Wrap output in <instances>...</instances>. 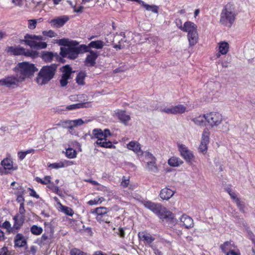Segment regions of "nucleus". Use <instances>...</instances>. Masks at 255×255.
I'll list each match as a JSON object with an SVG mask.
<instances>
[{
	"mask_svg": "<svg viewBox=\"0 0 255 255\" xmlns=\"http://www.w3.org/2000/svg\"><path fill=\"white\" fill-rule=\"evenodd\" d=\"M143 205L148 209L156 214L163 221L174 223L175 219L174 214L163 207L160 204L155 203L149 201L142 202Z\"/></svg>",
	"mask_w": 255,
	"mask_h": 255,
	"instance_id": "obj_1",
	"label": "nucleus"
},
{
	"mask_svg": "<svg viewBox=\"0 0 255 255\" xmlns=\"http://www.w3.org/2000/svg\"><path fill=\"white\" fill-rule=\"evenodd\" d=\"M57 66L55 64L42 66L35 78L37 84L43 86L49 83L54 78L57 72Z\"/></svg>",
	"mask_w": 255,
	"mask_h": 255,
	"instance_id": "obj_2",
	"label": "nucleus"
},
{
	"mask_svg": "<svg viewBox=\"0 0 255 255\" xmlns=\"http://www.w3.org/2000/svg\"><path fill=\"white\" fill-rule=\"evenodd\" d=\"M13 71L21 82L26 78L31 77L35 72L38 71V69L34 64L27 62L18 63L14 68Z\"/></svg>",
	"mask_w": 255,
	"mask_h": 255,
	"instance_id": "obj_3",
	"label": "nucleus"
},
{
	"mask_svg": "<svg viewBox=\"0 0 255 255\" xmlns=\"http://www.w3.org/2000/svg\"><path fill=\"white\" fill-rule=\"evenodd\" d=\"M43 40H44V39L41 35L26 34L24 35V38L20 40V42L31 48L40 50L46 48L48 45L47 43L42 41Z\"/></svg>",
	"mask_w": 255,
	"mask_h": 255,
	"instance_id": "obj_4",
	"label": "nucleus"
},
{
	"mask_svg": "<svg viewBox=\"0 0 255 255\" xmlns=\"http://www.w3.org/2000/svg\"><path fill=\"white\" fill-rule=\"evenodd\" d=\"M5 51L14 56H24L32 59H35L39 56V53L36 50L26 49L20 46H7Z\"/></svg>",
	"mask_w": 255,
	"mask_h": 255,
	"instance_id": "obj_5",
	"label": "nucleus"
},
{
	"mask_svg": "<svg viewBox=\"0 0 255 255\" xmlns=\"http://www.w3.org/2000/svg\"><path fill=\"white\" fill-rule=\"evenodd\" d=\"M236 14L234 6L231 3L227 4L223 9L221 14L220 22L222 24L231 27L234 22Z\"/></svg>",
	"mask_w": 255,
	"mask_h": 255,
	"instance_id": "obj_6",
	"label": "nucleus"
},
{
	"mask_svg": "<svg viewBox=\"0 0 255 255\" xmlns=\"http://www.w3.org/2000/svg\"><path fill=\"white\" fill-rule=\"evenodd\" d=\"M72 45L68 47H61L60 54L62 57H67L70 59H74L78 57L79 53L87 51L86 45L82 44L79 46Z\"/></svg>",
	"mask_w": 255,
	"mask_h": 255,
	"instance_id": "obj_7",
	"label": "nucleus"
},
{
	"mask_svg": "<svg viewBox=\"0 0 255 255\" xmlns=\"http://www.w3.org/2000/svg\"><path fill=\"white\" fill-rule=\"evenodd\" d=\"M20 82H22L16 74L15 76L10 75L0 80V87L4 86L7 88H13L18 87Z\"/></svg>",
	"mask_w": 255,
	"mask_h": 255,
	"instance_id": "obj_8",
	"label": "nucleus"
},
{
	"mask_svg": "<svg viewBox=\"0 0 255 255\" xmlns=\"http://www.w3.org/2000/svg\"><path fill=\"white\" fill-rule=\"evenodd\" d=\"M223 121V117L218 112H211L207 114L206 122L212 127H217L221 124Z\"/></svg>",
	"mask_w": 255,
	"mask_h": 255,
	"instance_id": "obj_9",
	"label": "nucleus"
},
{
	"mask_svg": "<svg viewBox=\"0 0 255 255\" xmlns=\"http://www.w3.org/2000/svg\"><path fill=\"white\" fill-rule=\"evenodd\" d=\"M210 132L208 128H205L202 134L201 141L199 146L200 152L205 154L208 148V144L209 143V136Z\"/></svg>",
	"mask_w": 255,
	"mask_h": 255,
	"instance_id": "obj_10",
	"label": "nucleus"
},
{
	"mask_svg": "<svg viewBox=\"0 0 255 255\" xmlns=\"http://www.w3.org/2000/svg\"><path fill=\"white\" fill-rule=\"evenodd\" d=\"M62 74L60 80V84L61 87H65L68 83V80L71 79V74L73 72L72 68L69 65H67L62 67Z\"/></svg>",
	"mask_w": 255,
	"mask_h": 255,
	"instance_id": "obj_11",
	"label": "nucleus"
},
{
	"mask_svg": "<svg viewBox=\"0 0 255 255\" xmlns=\"http://www.w3.org/2000/svg\"><path fill=\"white\" fill-rule=\"evenodd\" d=\"M178 147L181 156L184 158L186 161L189 163H192V160L194 157L191 151L183 144H178Z\"/></svg>",
	"mask_w": 255,
	"mask_h": 255,
	"instance_id": "obj_12",
	"label": "nucleus"
},
{
	"mask_svg": "<svg viewBox=\"0 0 255 255\" xmlns=\"http://www.w3.org/2000/svg\"><path fill=\"white\" fill-rule=\"evenodd\" d=\"M186 110V107L182 105H178L160 110L161 112L167 114H179L184 113Z\"/></svg>",
	"mask_w": 255,
	"mask_h": 255,
	"instance_id": "obj_13",
	"label": "nucleus"
},
{
	"mask_svg": "<svg viewBox=\"0 0 255 255\" xmlns=\"http://www.w3.org/2000/svg\"><path fill=\"white\" fill-rule=\"evenodd\" d=\"M1 165L3 167V170L0 169V173L2 174H5L9 173L8 171H5L6 170H15L17 169V166H13V161L10 158H5L1 161Z\"/></svg>",
	"mask_w": 255,
	"mask_h": 255,
	"instance_id": "obj_14",
	"label": "nucleus"
},
{
	"mask_svg": "<svg viewBox=\"0 0 255 255\" xmlns=\"http://www.w3.org/2000/svg\"><path fill=\"white\" fill-rule=\"evenodd\" d=\"M89 54L85 59V65L87 66H94L96 64V60L98 57V52L93 50L88 51Z\"/></svg>",
	"mask_w": 255,
	"mask_h": 255,
	"instance_id": "obj_15",
	"label": "nucleus"
},
{
	"mask_svg": "<svg viewBox=\"0 0 255 255\" xmlns=\"http://www.w3.org/2000/svg\"><path fill=\"white\" fill-rule=\"evenodd\" d=\"M138 236L140 240L149 246L155 240V238L151 235L145 231L139 232Z\"/></svg>",
	"mask_w": 255,
	"mask_h": 255,
	"instance_id": "obj_16",
	"label": "nucleus"
},
{
	"mask_svg": "<svg viewBox=\"0 0 255 255\" xmlns=\"http://www.w3.org/2000/svg\"><path fill=\"white\" fill-rule=\"evenodd\" d=\"M175 193L174 191L165 187L161 190L159 196L162 200H168L174 195Z\"/></svg>",
	"mask_w": 255,
	"mask_h": 255,
	"instance_id": "obj_17",
	"label": "nucleus"
},
{
	"mask_svg": "<svg viewBox=\"0 0 255 255\" xmlns=\"http://www.w3.org/2000/svg\"><path fill=\"white\" fill-rule=\"evenodd\" d=\"M125 33L121 32L119 34L115 35L113 38V35H108L107 37L105 38L106 43H108V44H106V45H109V43L118 42L119 43V41H121V39H123L122 38H125Z\"/></svg>",
	"mask_w": 255,
	"mask_h": 255,
	"instance_id": "obj_18",
	"label": "nucleus"
},
{
	"mask_svg": "<svg viewBox=\"0 0 255 255\" xmlns=\"http://www.w3.org/2000/svg\"><path fill=\"white\" fill-rule=\"evenodd\" d=\"M68 20V17L67 16L64 15L52 19L50 23L55 27H60L62 26Z\"/></svg>",
	"mask_w": 255,
	"mask_h": 255,
	"instance_id": "obj_19",
	"label": "nucleus"
},
{
	"mask_svg": "<svg viewBox=\"0 0 255 255\" xmlns=\"http://www.w3.org/2000/svg\"><path fill=\"white\" fill-rule=\"evenodd\" d=\"M54 57L58 58L59 55L57 53H54L49 51H42L41 54V58L45 62H51Z\"/></svg>",
	"mask_w": 255,
	"mask_h": 255,
	"instance_id": "obj_20",
	"label": "nucleus"
},
{
	"mask_svg": "<svg viewBox=\"0 0 255 255\" xmlns=\"http://www.w3.org/2000/svg\"><path fill=\"white\" fill-rule=\"evenodd\" d=\"M180 221L187 229L191 228L194 226L193 220L189 216L183 214L180 218Z\"/></svg>",
	"mask_w": 255,
	"mask_h": 255,
	"instance_id": "obj_21",
	"label": "nucleus"
},
{
	"mask_svg": "<svg viewBox=\"0 0 255 255\" xmlns=\"http://www.w3.org/2000/svg\"><path fill=\"white\" fill-rule=\"evenodd\" d=\"M183 31L186 32L188 33L197 31V26L193 22L191 21H186L184 23Z\"/></svg>",
	"mask_w": 255,
	"mask_h": 255,
	"instance_id": "obj_22",
	"label": "nucleus"
},
{
	"mask_svg": "<svg viewBox=\"0 0 255 255\" xmlns=\"http://www.w3.org/2000/svg\"><path fill=\"white\" fill-rule=\"evenodd\" d=\"M106 44L102 40H96L91 41L87 46V51H89V48H95L97 49H101Z\"/></svg>",
	"mask_w": 255,
	"mask_h": 255,
	"instance_id": "obj_23",
	"label": "nucleus"
},
{
	"mask_svg": "<svg viewBox=\"0 0 255 255\" xmlns=\"http://www.w3.org/2000/svg\"><path fill=\"white\" fill-rule=\"evenodd\" d=\"M14 246L19 248L24 247L26 244V241L21 234H16L14 240Z\"/></svg>",
	"mask_w": 255,
	"mask_h": 255,
	"instance_id": "obj_24",
	"label": "nucleus"
},
{
	"mask_svg": "<svg viewBox=\"0 0 255 255\" xmlns=\"http://www.w3.org/2000/svg\"><path fill=\"white\" fill-rule=\"evenodd\" d=\"M14 220V228L20 229L23 225L24 221V216L16 214L13 218Z\"/></svg>",
	"mask_w": 255,
	"mask_h": 255,
	"instance_id": "obj_25",
	"label": "nucleus"
},
{
	"mask_svg": "<svg viewBox=\"0 0 255 255\" xmlns=\"http://www.w3.org/2000/svg\"><path fill=\"white\" fill-rule=\"evenodd\" d=\"M187 38L190 46L195 45L198 41V33L197 31L188 33Z\"/></svg>",
	"mask_w": 255,
	"mask_h": 255,
	"instance_id": "obj_26",
	"label": "nucleus"
},
{
	"mask_svg": "<svg viewBox=\"0 0 255 255\" xmlns=\"http://www.w3.org/2000/svg\"><path fill=\"white\" fill-rule=\"evenodd\" d=\"M56 43L59 45L70 46L72 45H77L79 43L76 41H70L68 39H61L56 40Z\"/></svg>",
	"mask_w": 255,
	"mask_h": 255,
	"instance_id": "obj_27",
	"label": "nucleus"
},
{
	"mask_svg": "<svg viewBox=\"0 0 255 255\" xmlns=\"http://www.w3.org/2000/svg\"><path fill=\"white\" fill-rule=\"evenodd\" d=\"M104 135L103 133V130L100 128H95L92 131V135L91 138H97V141H102V139H104Z\"/></svg>",
	"mask_w": 255,
	"mask_h": 255,
	"instance_id": "obj_28",
	"label": "nucleus"
},
{
	"mask_svg": "<svg viewBox=\"0 0 255 255\" xmlns=\"http://www.w3.org/2000/svg\"><path fill=\"white\" fill-rule=\"evenodd\" d=\"M235 245L231 241H227L220 246V249L224 253L233 251Z\"/></svg>",
	"mask_w": 255,
	"mask_h": 255,
	"instance_id": "obj_29",
	"label": "nucleus"
},
{
	"mask_svg": "<svg viewBox=\"0 0 255 255\" xmlns=\"http://www.w3.org/2000/svg\"><path fill=\"white\" fill-rule=\"evenodd\" d=\"M206 114L200 115L192 119V121L197 126H203L205 125L206 122Z\"/></svg>",
	"mask_w": 255,
	"mask_h": 255,
	"instance_id": "obj_30",
	"label": "nucleus"
},
{
	"mask_svg": "<svg viewBox=\"0 0 255 255\" xmlns=\"http://www.w3.org/2000/svg\"><path fill=\"white\" fill-rule=\"evenodd\" d=\"M117 115L121 122L123 123L125 125H127V123L130 119V116L127 115L126 112L124 111L118 112Z\"/></svg>",
	"mask_w": 255,
	"mask_h": 255,
	"instance_id": "obj_31",
	"label": "nucleus"
},
{
	"mask_svg": "<svg viewBox=\"0 0 255 255\" xmlns=\"http://www.w3.org/2000/svg\"><path fill=\"white\" fill-rule=\"evenodd\" d=\"M146 168L148 171L151 172H157L158 171V168L156 165V159L147 161Z\"/></svg>",
	"mask_w": 255,
	"mask_h": 255,
	"instance_id": "obj_32",
	"label": "nucleus"
},
{
	"mask_svg": "<svg viewBox=\"0 0 255 255\" xmlns=\"http://www.w3.org/2000/svg\"><path fill=\"white\" fill-rule=\"evenodd\" d=\"M168 163L171 166L178 167L183 163V161L179 158L172 157L168 160Z\"/></svg>",
	"mask_w": 255,
	"mask_h": 255,
	"instance_id": "obj_33",
	"label": "nucleus"
},
{
	"mask_svg": "<svg viewBox=\"0 0 255 255\" xmlns=\"http://www.w3.org/2000/svg\"><path fill=\"white\" fill-rule=\"evenodd\" d=\"M219 51L220 53L226 54L229 51V45L226 42H221L219 43Z\"/></svg>",
	"mask_w": 255,
	"mask_h": 255,
	"instance_id": "obj_34",
	"label": "nucleus"
},
{
	"mask_svg": "<svg viewBox=\"0 0 255 255\" xmlns=\"http://www.w3.org/2000/svg\"><path fill=\"white\" fill-rule=\"evenodd\" d=\"M127 147L129 149L132 150L136 153L138 152L140 150V145L134 141H130L127 144Z\"/></svg>",
	"mask_w": 255,
	"mask_h": 255,
	"instance_id": "obj_35",
	"label": "nucleus"
},
{
	"mask_svg": "<svg viewBox=\"0 0 255 255\" xmlns=\"http://www.w3.org/2000/svg\"><path fill=\"white\" fill-rule=\"evenodd\" d=\"M86 76V73L84 71H81L80 72L76 78V82L79 84L81 85H84L85 84L84 80Z\"/></svg>",
	"mask_w": 255,
	"mask_h": 255,
	"instance_id": "obj_36",
	"label": "nucleus"
},
{
	"mask_svg": "<svg viewBox=\"0 0 255 255\" xmlns=\"http://www.w3.org/2000/svg\"><path fill=\"white\" fill-rule=\"evenodd\" d=\"M96 144L99 145L101 147L106 148H112L113 147L112 142L110 141H107V139H102V141H97ZM115 147V146H114Z\"/></svg>",
	"mask_w": 255,
	"mask_h": 255,
	"instance_id": "obj_37",
	"label": "nucleus"
},
{
	"mask_svg": "<svg viewBox=\"0 0 255 255\" xmlns=\"http://www.w3.org/2000/svg\"><path fill=\"white\" fill-rule=\"evenodd\" d=\"M91 213H96L97 214V216H101L103 215L106 214L107 213V208L105 207H99L97 208L96 209L91 210Z\"/></svg>",
	"mask_w": 255,
	"mask_h": 255,
	"instance_id": "obj_38",
	"label": "nucleus"
},
{
	"mask_svg": "<svg viewBox=\"0 0 255 255\" xmlns=\"http://www.w3.org/2000/svg\"><path fill=\"white\" fill-rule=\"evenodd\" d=\"M146 10L151 11L154 13H157L158 12V6L154 5H149L146 4L144 1L143 3L141 5Z\"/></svg>",
	"mask_w": 255,
	"mask_h": 255,
	"instance_id": "obj_39",
	"label": "nucleus"
},
{
	"mask_svg": "<svg viewBox=\"0 0 255 255\" xmlns=\"http://www.w3.org/2000/svg\"><path fill=\"white\" fill-rule=\"evenodd\" d=\"M51 178L50 176H46L43 179L37 177L35 178V181L43 185H47L51 183Z\"/></svg>",
	"mask_w": 255,
	"mask_h": 255,
	"instance_id": "obj_40",
	"label": "nucleus"
},
{
	"mask_svg": "<svg viewBox=\"0 0 255 255\" xmlns=\"http://www.w3.org/2000/svg\"><path fill=\"white\" fill-rule=\"evenodd\" d=\"M30 231L32 234L37 236L42 233L43 229L41 227L37 225H33L30 228Z\"/></svg>",
	"mask_w": 255,
	"mask_h": 255,
	"instance_id": "obj_41",
	"label": "nucleus"
},
{
	"mask_svg": "<svg viewBox=\"0 0 255 255\" xmlns=\"http://www.w3.org/2000/svg\"><path fill=\"white\" fill-rule=\"evenodd\" d=\"M96 218V220L100 223L105 222L107 223H109L110 222V218L108 215L107 213L106 214L101 216H97Z\"/></svg>",
	"mask_w": 255,
	"mask_h": 255,
	"instance_id": "obj_42",
	"label": "nucleus"
},
{
	"mask_svg": "<svg viewBox=\"0 0 255 255\" xmlns=\"http://www.w3.org/2000/svg\"><path fill=\"white\" fill-rule=\"evenodd\" d=\"M85 103H80L75 104H73L71 105H69L67 106L66 110H73L77 109L83 108L85 107Z\"/></svg>",
	"mask_w": 255,
	"mask_h": 255,
	"instance_id": "obj_43",
	"label": "nucleus"
},
{
	"mask_svg": "<svg viewBox=\"0 0 255 255\" xmlns=\"http://www.w3.org/2000/svg\"><path fill=\"white\" fill-rule=\"evenodd\" d=\"M76 151L74 149L69 148L66 151V155L69 158H74L76 156Z\"/></svg>",
	"mask_w": 255,
	"mask_h": 255,
	"instance_id": "obj_44",
	"label": "nucleus"
},
{
	"mask_svg": "<svg viewBox=\"0 0 255 255\" xmlns=\"http://www.w3.org/2000/svg\"><path fill=\"white\" fill-rule=\"evenodd\" d=\"M126 42V40L121 39V41H119L118 44H115L114 45L113 47L115 49L119 50L122 49L123 48H124L126 46V45L125 44V43Z\"/></svg>",
	"mask_w": 255,
	"mask_h": 255,
	"instance_id": "obj_45",
	"label": "nucleus"
},
{
	"mask_svg": "<svg viewBox=\"0 0 255 255\" xmlns=\"http://www.w3.org/2000/svg\"><path fill=\"white\" fill-rule=\"evenodd\" d=\"M70 253L71 255H86V253L77 248L72 249Z\"/></svg>",
	"mask_w": 255,
	"mask_h": 255,
	"instance_id": "obj_46",
	"label": "nucleus"
},
{
	"mask_svg": "<svg viewBox=\"0 0 255 255\" xmlns=\"http://www.w3.org/2000/svg\"><path fill=\"white\" fill-rule=\"evenodd\" d=\"M42 34L43 36H48L50 38L54 37L57 35L56 33L52 30L43 31Z\"/></svg>",
	"mask_w": 255,
	"mask_h": 255,
	"instance_id": "obj_47",
	"label": "nucleus"
},
{
	"mask_svg": "<svg viewBox=\"0 0 255 255\" xmlns=\"http://www.w3.org/2000/svg\"><path fill=\"white\" fill-rule=\"evenodd\" d=\"M62 210L67 215L72 216L74 214L73 210L69 207L62 206Z\"/></svg>",
	"mask_w": 255,
	"mask_h": 255,
	"instance_id": "obj_48",
	"label": "nucleus"
},
{
	"mask_svg": "<svg viewBox=\"0 0 255 255\" xmlns=\"http://www.w3.org/2000/svg\"><path fill=\"white\" fill-rule=\"evenodd\" d=\"M102 199H103V198L101 197V198H99V197H97V198H95L94 200H90L88 202V204L90 205H96V204H98L99 203H101L102 202Z\"/></svg>",
	"mask_w": 255,
	"mask_h": 255,
	"instance_id": "obj_49",
	"label": "nucleus"
},
{
	"mask_svg": "<svg viewBox=\"0 0 255 255\" xmlns=\"http://www.w3.org/2000/svg\"><path fill=\"white\" fill-rule=\"evenodd\" d=\"M129 184V179L128 178H127L126 176H124L122 178V180L121 182V186L123 187H128Z\"/></svg>",
	"mask_w": 255,
	"mask_h": 255,
	"instance_id": "obj_50",
	"label": "nucleus"
},
{
	"mask_svg": "<svg viewBox=\"0 0 255 255\" xmlns=\"http://www.w3.org/2000/svg\"><path fill=\"white\" fill-rule=\"evenodd\" d=\"M72 124H73V128L78 126H80L84 124V122L81 119L75 120H72Z\"/></svg>",
	"mask_w": 255,
	"mask_h": 255,
	"instance_id": "obj_51",
	"label": "nucleus"
},
{
	"mask_svg": "<svg viewBox=\"0 0 255 255\" xmlns=\"http://www.w3.org/2000/svg\"><path fill=\"white\" fill-rule=\"evenodd\" d=\"M37 21L36 19H30L28 20V27L30 29H34L36 28Z\"/></svg>",
	"mask_w": 255,
	"mask_h": 255,
	"instance_id": "obj_52",
	"label": "nucleus"
},
{
	"mask_svg": "<svg viewBox=\"0 0 255 255\" xmlns=\"http://www.w3.org/2000/svg\"><path fill=\"white\" fill-rule=\"evenodd\" d=\"M64 166V164L62 162H59L58 163H54L50 164L49 167H51L52 168L58 169L59 168L63 167Z\"/></svg>",
	"mask_w": 255,
	"mask_h": 255,
	"instance_id": "obj_53",
	"label": "nucleus"
},
{
	"mask_svg": "<svg viewBox=\"0 0 255 255\" xmlns=\"http://www.w3.org/2000/svg\"><path fill=\"white\" fill-rule=\"evenodd\" d=\"M48 239V236L45 234L42 235L41 237L37 240V243L38 245L42 246L44 245V242Z\"/></svg>",
	"mask_w": 255,
	"mask_h": 255,
	"instance_id": "obj_54",
	"label": "nucleus"
},
{
	"mask_svg": "<svg viewBox=\"0 0 255 255\" xmlns=\"http://www.w3.org/2000/svg\"><path fill=\"white\" fill-rule=\"evenodd\" d=\"M72 120L65 121L63 122V127L69 128V129H72L73 128V124H72Z\"/></svg>",
	"mask_w": 255,
	"mask_h": 255,
	"instance_id": "obj_55",
	"label": "nucleus"
},
{
	"mask_svg": "<svg viewBox=\"0 0 255 255\" xmlns=\"http://www.w3.org/2000/svg\"><path fill=\"white\" fill-rule=\"evenodd\" d=\"M0 255H11V254L7 247H3L0 249Z\"/></svg>",
	"mask_w": 255,
	"mask_h": 255,
	"instance_id": "obj_56",
	"label": "nucleus"
},
{
	"mask_svg": "<svg viewBox=\"0 0 255 255\" xmlns=\"http://www.w3.org/2000/svg\"><path fill=\"white\" fill-rule=\"evenodd\" d=\"M47 187L51 190L54 193L58 194V191H59V187L57 186L54 185L53 183H52L48 186H47Z\"/></svg>",
	"mask_w": 255,
	"mask_h": 255,
	"instance_id": "obj_57",
	"label": "nucleus"
},
{
	"mask_svg": "<svg viewBox=\"0 0 255 255\" xmlns=\"http://www.w3.org/2000/svg\"><path fill=\"white\" fill-rule=\"evenodd\" d=\"M23 191H22L21 193H20V194L17 195L16 198L17 202L19 203L20 205H21V204H24V199L23 197Z\"/></svg>",
	"mask_w": 255,
	"mask_h": 255,
	"instance_id": "obj_58",
	"label": "nucleus"
},
{
	"mask_svg": "<svg viewBox=\"0 0 255 255\" xmlns=\"http://www.w3.org/2000/svg\"><path fill=\"white\" fill-rule=\"evenodd\" d=\"M145 157L147 161L156 159L153 155L149 152H146L145 153Z\"/></svg>",
	"mask_w": 255,
	"mask_h": 255,
	"instance_id": "obj_59",
	"label": "nucleus"
},
{
	"mask_svg": "<svg viewBox=\"0 0 255 255\" xmlns=\"http://www.w3.org/2000/svg\"><path fill=\"white\" fill-rule=\"evenodd\" d=\"M175 22L178 28L182 31L183 29V26H182L181 20L180 19H176Z\"/></svg>",
	"mask_w": 255,
	"mask_h": 255,
	"instance_id": "obj_60",
	"label": "nucleus"
},
{
	"mask_svg": "<svg viewBox=\"0 0 255 255\" xmlns=\"http://www.w3.org/2000/svg\"><path fill=\"white\" fill-rule=\"evenodd\" d=\"M2 228L6 229L7 231L11 227V224L9 221H5L4 222L2 225Z\"/></svg>",
	"mask_w": 255,
	"mask_h": 255,
	"instance_id": "obj_61",
	"label": "nucleus"
},
{
	"mask_svg": "<svg viewBox=\"0 0 255 255\" xmlns=\"http://www.w3.org/2000/svg\"><path fill=\"white\" fill-rule=\"evenodd\" d=\"M234 202L236 203L237 205L240 208V210L243 211L244 207L241 201H240V199L239 198L236 199V200H235Z\"/></svg>",
	"mask_w": 255,
	"mask_h": 255,
	"instance_id": "obj_62",
	"label": "nucleus"
},
{
	"mask_svg": "<svg viewBox=\"0 0 255 255\" xmlns=\"http://www.w3.org/2000/svg\"><path fill=\"white\" fill-rule=\"evenodd\" d=\"M25 212V210L24 209V204H21V205H20L19 208V213L18 214L24 216Z\"/></svg>",
	"mask_w": 255,
	"mask_h": 255,
	"instance_id": "obj_63",
	"label": "nucleus"
},
{
	"mask_svg": "<svg viewBox=\"0 0 255 255\" xmlns=\"http://www.w3.org/2000/svg\"><path fill=\"white\" fill-rule=\"evenodd\" d=\"M103 133L104 135V136H103L104 139H106V138L107 139V137L111 135V132L108 129H105L104 131H103Z\"/></svg>",
	"mask_w": 255,
	"mask_h": 255,
	"instance_id": "obj_64",
	"label": "nucleus"
}]
</instances>
